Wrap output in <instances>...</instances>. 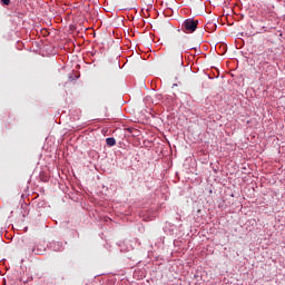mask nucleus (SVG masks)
<instances>
[{"instance_id":"obj_1","label":"nucleus","mask_w":285,"mask_h":285,"mask_svg":"<svg viewBox=\"0 0 285 285\" xmlns=\"http://www.w3.org/2000/svg\"><path fill=\"white\" fill-rule=\"evenodd\" d=\"M197 26H199V21L193 20V19H187L184 21L183 27L185 28V32L191 33L197 30Z\"/></svg>"},{"instance_id":"obj_2","label":"nucleus","mask_w":285,"mask_h":285,"mask_svg":"<svg viewBox=\"0 0 285 285\" xmlns=\"http://www.w3.org/2000/svg\"><path fill=\"white\" fill-rule=\"evenodd\" d=\"M106 144L107 146H115V144H117V140H115V138L109 137L106 139Z\"/></svg>"},{"instance_id":"obj_3","label":"nucleus","mask_w":285,"mask_h":285,"mask_svg":"<svg viewBox=\"0 0 285 285\" xmlns=\"http://www.w3.org/2000/svg\"><path fill=\"white\" fill-rule=\"evenodd\" d=\"M4 6H10V0H0Z\"/></svg>"},{"instance_id":"obj_4","label":"nucleus","mask_w":285,"mask_h":285,"mask_svg":"<svg viewBox=\"0 0 285 285\" xmlns=\"http://www.w3.org/2000/svg\"><path fill=\"white\" fill-rule=\"evenodd\" d=\"M178 57H179V59H184V56L180 53V55H178Z\"/></svg>"}]
</instances>
